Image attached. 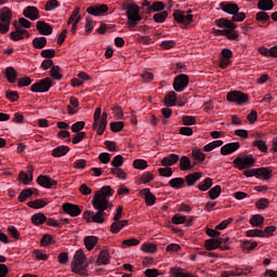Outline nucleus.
I'll use <instances>...</instances> for the list:
<instances>
[{"label": "nucleus", "instance_id": "1", "mask_svg": "<svg viewBox=\"0 0 277 277\" xmlns=\"http://www.w3.org/2000/svg\"><path fill=\"white\" fill-rule=\"evenodd\" d=\"M115 192L111 189V186H104L98 192L95 193L92 199V207L96 211H85L83 212V217L87 222H94L95 224H103L105 222V217L107 216V212L114 209V203L109 202L108 198L114 196Z\"/></svg>", "mask_w": 277, "mask_h": 277}, {"label": "nucleus", "instance_id": "2", "mask_svg": "<svg viewBox=\"0 0 277 277\" xmlns=\"http://www.w3.org/2000/svg\"><path fill=\"white\" fill-rule=\"evenodd\" d=\"M107 113H103L101 116V107L95 108L93 115V131H96L97 135H103L105 129H107Z\"/></svg>", "mask_w": 277, "mask_h": 277}, {"label": "nucleus", "instance_id": "3", "mask_svg": "<svg viewBox=\"0 0 277 277\" xmlns=\"http://www.w3.org/2000/svg\"><path fill=\"white\" fill-rule=\"evenodd\" d=\"M88 269V264H85V253L83 251L78 250L74 255V261L71 263V272L74 274H79L83 276Z\"/></svg>", "mask_w": 277, "mask_h": 277}, {"label": "nucleus", "instance_id": "4", "mask_svg": "<svg viewBox=\"0 0 277 277\" xmlns=\"http://www.w3.org/2000/svg\"><path fill=\"white\" fill-rule=\"evenodd\" d=\"M12 23V10L4 6L0 10V34H8L10 31V24Z\"/></svg>", "mask_w": 277, "mask_h": 277}, {"label": "nucleus", "instance_id": "5", "mask_svg": "<svg viewBox=\"0 0 277 277\" xmlns=\"http://www.w3.org/2000/svg\"><path fill=\"white\" fill-rule=\"evenodd\" d=\"M254 163L255 160L252 155H238L233 161V164L237 170H248L249 168H252Z\"/></svg>", "mask_w": 277, "mask_h": 277}, {"label": "nucleus", "instance_id": "6", "mask_svg": "<svg viewBox=\"0 0 277 277\" xmlns=\"http://www.w3.org/2000/svg\"><path fill=\"white\" fill-rule=\"evenodd\" d=\"M226 98L229 103H235L236 105H246L250 101L248 94L240 91L228 92Z\"/></svg>", "mask_w": 277, "mask_h": 277}, {"label": "nucleus", "instance_id": "7", "mask_svg": "<svg viewBox=\"0 0 277 277\" xmlns=\"http://www.w3.org/2000/svg\"><path fill=\"white\" fill-rule=\"evenodd\" d=\"M53 88V79L51 78H44L40 80L39 82H36L31 85L30 90L35 93H44L49 92Z\"/></svg>", "mask_w": 277, "mask_h": 277}, {"label": "nucleus", "instance_id": "8", "mask_svg": "<svg viewBox=\"0 0 277 277\" xmlns=\"http://www.w3.org/2000/svg\"><path fill=\"white\" fill-rule=\"evenodd\" d=\"M122 10H127L128 21H142V15H140V6L137 4H123Z\"/></svg>", "mask_w": 277, "mask_h": 277}, {"label": "nucleus", "instance_id": "9", "mask_svg": "<svg viewBox=\"0 0 277 277\" xmlns=\"http://www.w3.org/2000/svg\"><path fill=\"white\" fill-rule=\"evenodd\" d=\"M187 85H189V77L187 75L182 74L175 77L173 82L175 92H183Z\"/></svg>", "mask_w": 277, "mask_h": 277}, {"label": "nucleus", "instance_id": "10", "mask_svg": "<svg viewBox=\"0 0 277 277\" xmlns=\"http://www.w3.org/2000/svg\"><path fill=\"white\" fill-rule=\"evenodd\" d=\"M63 211L64 213H67V215H70V217H78V215H81V208L69 202L63 205Z\"/></svg>", "mask_w": 277, "mask_h": 277}, {"label": "nucleus", "instance_id": "11", "mask_svg": "<svg viewBox=\"0 0 277 277\" xmlns=\"http://www.w3.org/2000/svg\"><path fill=\"white\" fill-rule=\"evenodd\" d=\"M37 183L38 185L44 187L45 189H51L52 187H55V185H57V181L47 175H39L37 177Z\"/></svg>", "mask_w": 277, "mask_h": 277}, {"label": "nucleus", "instance_id": "12", "mask_svg": "<svg viewBox=\"0 0 277 277\" xmlns=\"http://www.w3.org/2000/svg\"><path fill=\"white\" fill-rule=\"evenodd\" d=\"M241 148L239 142L227 143L221 147V155L226 157L227 155H233V153H237Z\"/></svg>", "mask_w": 277, "mask_h": 277}, {"label": "nucleus", "instance_id": "13", "mask_svg": "<svg viewBox=\"0 0 277 277\" xmlns=\"http://www.w3.org/2000/svg\"><path fill=\"white\" fill-rule=\"evenodd\" d=\"M29 38V31L26 29H23L21 26H15V30L10 34L11 40H14V42H18V40H23V38Z\"/></svg>", "mask_w": 277, "mask_h": 277}, {"label": "nucleus", "instance_id": "14", "mask_svg": "<svg viewBox=\"0 0 277 277\" xmlns=\"http://www.w3.org/2000/svg\"><path fill=\"white\" fill-rule=\"evenodd\" d=\"M109 8L107 4H100V5H93L89 6L87 9L88 14H91V16H101V14H105V12H108Z\"/></svg>", "mask_w": 277, "mask_h": 277}, {"label": "nucleus", "instance_id": "15", "mask_svg": "<svg viewBox=\"0 0 277 277\" xmlns=\"http://www.w3.org/2000/svg\"><path fill=\"white\" fill-rule=\"evenodd\" d=\"M220 8L223 12H225V14H230L232 16L239 12V5L233 2H221Z\"/></svg>", "mask_w": 277, "mask_h": 277}, {"label": "nucleus", "instance_id": "16", "mask_svg": "<svg viewBox=\"0 0 277 277\" xmlns=\"http://www.w3.org/2000/svg\"><path fill=\"white\" fill-rule=\"evenodd\" d=\"M23 14L25 18H29V21H38L40 18V11H38V8L36 6H27Z\"/></svg>", "mask_w": 277, "mask_h": 277}, {"label": "nucleus", "instance_id": "17", "mask_svg": "<svg viewBox=\"0 0 277 277\" xmlns=\"http://www.w3.org/2000/svg\"><path fill=\"white\" fill-rule=\"evenodd\" d=\"M179 155L176 154H170L166 157H163L160 161L161 166H163V168H171V166H175V163H179Z\"/></svg>", "mask_w": 277, "mask_h": 277}, {"label": "nucleus", "instance_id": "18", "mask_svg": "<svg viewBox=\"0 0 277 277\" xmlns=\"http://www.w3.org/2000/svg\"><path fill=\"white\" fill-rule=\"evenodd\" d=\"M142 196H144L145 198V205L147 207H153V205H155V202H157V197L155 196V194H153L150 192V188H143L141 190Z\"/></svg>", "mask_w": 277, "mask_h": 277}, {"label": "nucleus", "instance_id": "19", "mask_svg": "<svg viewBox=\"0 0 277 277\" xmlns=\"http://www.w3.org/2000/svg\"><path fill=\"white\" fill-rule=\"evenodd\" d=\"M36 27L37 31H39L41 36H51V34H53V27H51L47 22H37Z\"/></svg>", "mask_w": 277, "mask_h": 277}, {"label": "nucleus", "instance_id": "20", "mask_svg": "<svg viewBox=\"0 0 277 277\" xmlns=\"http://www.w3.org/2000/svg\"><path fill=\"white\" fill-rule=\"evenodd\" d=\"M109 263H111V255H109V251L102 250L96 259V265H109Z\"/></svg>", "mask_w": 277, "mask_h": 277}, {"label": "nucleus", "instance_id": "21", "mask_svg": "<svg viewBox=\"0 0 277 277\" xmlns=\"http://www.w3.org/2000/svg\"><path fill=\"white\" fill-rule=\"evenodd\" d=\"M222 243H224V239L222 238H210L208 240H206L205 242V247L208 250H217V248H220V246H222Z\"/></svg>", "mask_w": 277, "mask_h": 277}, {"label": "nucleus", "instance_id": "22", "mask_svg": "<svg viewBox=\"0 0 277 277\" xmlns=\"http://www.w3.org/2000/svg\"><path fill=\"white\" fill-rule=\"evenodd\" d=\"M28 172L29 174L22 171L18 174V179L24 185H29V183L34 181V174H31V172H34V167L28 166Z\"/></svg>", "mask_w": 277, "mask_h": 277}, {"label": "nucleus", "instance_id": "23", "mask_svg": "<svg viewBox=\"0 0 277 277\" xmlns=\"http://www.w3.org/2000/svg\"><path fill=\"white\" fill-rule=\"evenodd\" d=\"M180 170L182 172H187L189 170H194V166H192V160H189V157L187 156H182L180 159Z\"/></svg>", "mask_w": 277, "mask_h": 277}, {"label": "nucleus", "instance_id": "24", "mask_svg": "<svg viewBox=\"0 0 277 277\" xmlns=\"http://www.w3.org/2000/svg\"><path fill=\"white\" fill-rule=\"evenodd\" d=\"M192 157L194 159L195 164L196 163H205V159H207V155L205 153H202V150L200 148H194L192 150Z\"/></svg>", "mask_w": 277, "mask_h": 277}, {"label": "nucleus", "instance_id": "25", "mask_svg": "<svg viewBox=\"0 0 277 277\" xmlns=\"http://www.w3.org/2000/svg\"><path fill=\"white\" fill-rule=\"evenodd\" d=\"M171 277H196L193 274L186 273L182 267H171L170 268Z\"/></svg>", "mask_w": 277, "mask_h": 277}, {"label": "nucleus", "instance_id": "26", "mask_svg": "<svg viewBox=\"0 0 277 277\" xmlns=\"http://www.w3.org/2000/svg\"><path fill=\"white\" fill-rule=\"evenodd\" d=\"M128 224H129V221H127V220L115 221V222L110 225V233H113L114 235H116V234H118L119 232H121L124 226H128Z\"/></svg>", "mask_w": 277, "mask_h": 277}, {"label": "nucleus", "instance_id": "27", "mask_svg": "<svg viewBox=\"0 0 277 277\" xmlns=\"http://www.w3.org/2000/svg\"><path fill=\"white\" fill-rule=\"evenodd\" d=\"M216 25L219 27H221V29H237V24H235L233 21L230 19H226V18H220L216 21Z\"/></svg>", "mask_w": 277, "mask_h": 277}, {"label": "nucleus", "instance_id": "28", "mask_svg": "<svg viewBox=\"0 0 277 277\" xmlns=\"http://www.w3.org/2000/svg\"><path fill=\"white\" fill-rule=\"evenodd\" d=\"M200 179H202V173L194 172L186 175L185 181L187 183V186L192 187V185H196V182L200 181Z\"/></svg>", "mask_w": 277, "mask_h": 277}, {"label": "nucleus", "instance_id": "29", "mask_svg": "<svg viewBox=\"0 0 277 277\" xmlns=\"http://www.w3.org/2000/svg\"><path fill=\"white\" fill-rule=\"evenodd\" d=\"M256 179H262V181H269V179H272V170L267 168L256 169Z\"/></svg>", "mask_w": 277, "mask_h": 277}, {"label": "nucleus", "instance_id": "30", "mask_svg": "<svg viewBox=\"0 0 277 277\" xmlns=\"http://www.w3.org/2000/svg\"><path fill=\"white\" fill-rule=\"evenodd\" d=\"M258 9L262 10V12H269V10H274V1L273 0H260L258 2Z\"/></svg>", "mask_w": 277, "mask_h": 277}, {"label": "nucleus", "instance_id": "31", "mask_svg": "<svg viewBox=\"0 0 277 277\" xmlns=\"http://www.w3.org/2000/svg\"><path fill=\"white\" fill-rule=\"evenodd\" d=\"M164 105L166 107H174L176 105V92L170 91L164 96Z\"/></svg>", "mask_w": 277, "mask_h": 277}, {"label": "nucleus", "instance_id": "32", "mask_svg": "<svg viewBox=\"0 0 277 277\" xmlns=\"http://www.w3.org/2000/svg\"><path fill=\"white\" fill-rule=\"evenodd\" d=\"M69 151H70V147L66 145H61L53 149L52 155L54 157H64L65 155H68Z\"/></svg>", "mask_w": 277, "mask_h": 277}, {"label": "nucleus", "instance_id": "33", "mask_svg": "<svg viewBox=\"0 0 277 277\" xmlns=\"http://www.w3.org/2000/svg\"><path fill=\"white\" fill-rule=\"evenodd\" d=\"M98 243V238L96 236H87L84 238V246L87 250H94V247Z\"/></svg>", "mask_w": 277, "mask_h": 277}, {"label": "nucleus", "instance_id": "34", "mask_svg": "<svg viewBox=\"0 0 277 277\" xmlns=\"http://www.w3.org/2000/svg\"><path fill=\"white\" fill-rule=\"evenodd\" d=\"M224 145V141H213L203 146L205 153H211V150H215V148H220V146Z\"/></svg>", "mask_w": 277, "mask_h": 277}, {"label": "nucleus", "instance_id": "35", "mask_svg": "<svg viewBox=\"0 0 277 277\" xmlns=\"http://www.w3.org/2000/svg\"><path fill=\"white\" fill-rule=\"evenodd\" d=\"M31 222L35 226H40L47 222V216L44 213H36L31 216Z\"/></svg>", "mask_w": 277, "mask_h": 277}, {"label": "nucleus", "instance_id": "36", "mask_svg": "<svg viewBox=\"0 0 277 277\" xmlns=\"http://www.w3.org/2000/svg\"><path fill=\"white\" fill-rule=\"evenodd\" d=\"M213 185V180L211 177H206L201 183L198 185V189L200 192H209Z\"/></svg>", "mask_w": 277, "mask_h": 277}, {"label": "nucleus", "instance_id": "37", "mask_svg": "<svg viewBox=\"0 0 277 277\" xmlns=\"http://www.w3.org/2000/svg\"><path fill=\"white\" fill-rule=\"evenodd\" d=\"M222 194V186L216 185L209 190L210 200H217Z\"/></svg>", "mask_w": 277, "mask_h": 277}, {"label": "nucleus", "instance_id": "38", "mask_svg": "<svg viewBox=\"0 0 277 277\" xmlns=\"http://www.w3.org/2000/svg\"><path fill=\"white\" fill-rule=\"evenodd\" d=\"M32 47L35 49H44L47 47V39H45V37H36L32 40Z\"/></svg>", "mask_w": 277, "mask_h": 277}, {"label": "nucleus", "instance_id": "39", "mask_svg": "<svg viewBox=\"0 0 277 277\" xmlns=\"http://www.w3.org/2000/svg\"><path fill=\"white\" fill-rule=\"evenodd\" d=\"M5 75L9 83H16V69L14 67H8Z\"/></svg>", "mask_w": 277, "mask_h": 277}, {"label": "nucleus", "instance_id": "40", "mask_svg": "<svg viewBox=\"0 0 277 277\" xmlns=\"http://www.w3.org/2000/svg\"><path fill=\"white\" fill-rule=\"evenodd\" d=\"M141 250L145 252V254H155V252H157V246L155 243H144Z\"/></svg>", "mask_w": 277, "mask_h": 277}, {"label": "nucleus", "instance_id": "41", "mask_svg": "<svg viewBox=\"0 0 277 277\" xmlns=\"http://www.w3.org/2000/svg\"><path fill=\"white\" fill-rule=\"evenodd\" d=\"M263 222H265V217H263L261 214H254L250 219L251 226H263Z\"/></svg>", "mask_w": 277, "mask_h": 277}, {"label": "nucleus", "instance_id": "42", "mask_svg": "<svg viewBox=\"0 0 277 277\" xmlns=\"http://www.w3.org/2000/svg\"><path fill=\"white\" fill-rule=\"evenodd\" d=\"M184 183H185V180H183V177H175V179L170 180L169 185L173 189H181V187H183Z\"/></svg>", "mask_w": 277, "mask_h": 277}, {"label": "nucleus", "instance_id": "43", "mask_svg": "<svg viewBox=\"0 0 277 277\" xmlns=\"http://www.w3.org/2000/svg\"><path fill=\"white\" fill-rule=\"evenodd\" d=\"M219 34H223V36H226L227 40H237V38H239V34H237L235 29L220 30Z\"/></svg>", "mask_w": 277, "mask_h": 277}, {"label": "nucleus", "instance_id": "44", "mask_svg": "<svg viewBox=\"0 0 277 277\" xmlns=\"http://www.w3.org/2000/svg\"><path fill=\"white\" fill-rule=\"evenodd\" d=\"M62 68L60 66H52L50 70V75L52 79H55L56 81L62 80V74H61Z\"/></svg>", "mask_w": 277, "mask_h": 277}, {"label": "nucleus", "instance_id": "45", "mask_svg": "<svg viewBox=\"0 0 277 277\" xmlns=\"http://www.w3.org/2000/svg\"><path fill=\"white\" fill-rule=\"evenodd\" d=\"M45 205L47 201L43 199H37L28 202V207H30V209H44Z\"/></svg>", "mask_w": 277, "mask_h": 277}, {"label": "nucleus", "instance_id": "46", "mask_svg": "<svg viewBox=\"0 0 277 277\" xmlns=\"http://www.w3.org/2000/svg\"><path fill=\"white\" fill-rule=\"evenodd\" d=\"M133 168L135 170H146L148 168V162L144 159H135L133 161Z\"/></svg>", "mask_w": 277, "mask_h": 277}, {"label": "nucleus", "instance_id": "47", "mask_svg": "<svg viewBox=\"0 0 277 277\" xmlns=\"http://www.w3.org/2000/svg\"><path fill=\"white\" fill-rule=\"evenodd\" d=\"M256 246H259V242L256 241H250V240H245L242 243V250L245 252H252V250H254V248H256Z\"/></svg>", "mask_w": 277, "mask_h": 277}, {"label": "nucleus", "instance_id": "48", "mask_svg": "<svg viewBox=\"0 0 277 277\" xmlns=\"http://www.w3.org/2000/svg\"><path fill=\"white\" fill-rule=\"evenodd\" d=\"M31 196H34V190H31V188H27L21 192L18 200L19 202H25V200H27V198H31Z\"/></svg>", "mask_w": 277, "mask_h": 277}, {"label": "nucleus", "instance_id": "49", "mask_svg": "<svg viewBox=\"0 0 277 277\" xmlns=\"http://www.w3.org/2000/svg\"><path fill=\"white\" fill-rule=\"evenodd\" d=\"M122 129H124L123 121H114L110 123V130L113 131V133H120Z\"/></svg>", "mask_w": 277, "mask_h": 277}, {"label": "nucleus", "instance_id": "50", "mask_svg": "<svg viewBox=\"0 0 277 277\" xmlns=\"http://www.w3.org/2000/svg\"><path fill=\"white\" fill-rule=\"evenodd\" d=\"M123 164L124 158L122 157V155H117L111 161V167L115 169L122 168Z\"/></svg>", "mask_w": 277, "mask_h": 277}, {"label": "nucleus", "instance_id": "51", "mask_svg": "<svg viewBox=\"0 0 277 277\" xmlns=\"http://www.w3.org/2000/svg\"><path fill=\"white\" fill-rule=\"evenodd\" d=\"M111 174L117 176V179H120L121 181H127V173L124 170L117 168V169H110Z\"/></svg>", "mask_w": 277, "mask_h": 277}, {"label": "nucleus", "instance_id": "52", "mask_svg": "<svg viewBox=\"0 0 277 277\" xmlns=\"http://www.w3.org/2000/svg\"><path fill=\"white\" fill-rule=\"evenodd\" d=\"M166 18H168V11H162L154 14L155 23H166Z\"/></svg>", "mask_w": 277, "mask_h": 277}, {"label": "nucleus", "instance_id": "53", "mask_svg": "<svg viewBox=\"0 0 277 277\" xmlns=\"http://www.w3.org/2000/svg\"><path fill=\"white\" fill-rule=\"evenodd\" d=\"M173 17L176 23L183 24L185 23V12L181 10H176L173 12Z\"/></svg>", "mask_w": 277, "mask_h": 277}, {"label": "nucleus", "instance_id": "54", "mask_svg": "<svg viewBox=\"0 0 277 277\" xmlns=\"http://www.w3.org/2000/svg\"><path fill=\"white\" fill-rule=\"evenodd\" d=\"M247 237H265L263 229H249L246 232Z\"/></svg>", "mask_w": 277, "mask_h": 277}, {"label": "nucleus", "instance_id": "55", "mask_svg": "<svg viewBox=\"0 0 277 277\" xmlns=\"http://www.w3.org/2000/svg\"><path fill=\"white\" fill-rule=\"evenodd\" d=\"M56 8H60V2L57 0H49L45 3V12H53Z\"/></svg>", "mask_w": 277, "mask_h": 277}, {"label": "nucleus", "instance_id": "56", "mask_svg": "<svg viewBox=\"0 0 277 277\" xmlns=\"http://www.w3.org/2000/svg\"><path fill=\"white\" fill-rule=\"evenodd\" d=\"M171 222H172V224H176V225L185 224V222H187V216L181 215V214H175L172 216Z\"/></svg>", "mask_w": 277, "mask_h": 277}, {"label": "nucleus", "instance_id": "57", "mask_svg": "<svg viewBox=\"0 0 277 277\" xmlns=\"http://www.w3.org/2000/svg\"><path fill=\"white\" fill-rule=\"evenodd\" d=\"M253 146L259 148L261 153H267V144L263 140H258L252 143Z\"/></svg>", "mask_w": 277, "mask_h": 277}, {"label": "nucleus", "instance_id": "58", "mask_svg": "<svg viewBox=\"0 0 277 277\" xmlns=\"http://www.w3.org/2000/svg\"><path fill=\"white\" fill-rule=\"evenodd\" d=\"M153 179H155L153 173H150V171H147L141 175V183H143V185H146V184L150 183V181H153Z\"/></svg>", "mask_w": 277, "mask_h": 277}, {"label": "nucleus", "instance_id": "59", "mask_svg": "<svg viewBox=\"0 0 277 277\" xmlns=\"http://www.w3.org/2000/svg\"><path fill=\"white\" fill-rule=\"evenodd\" d=\"M158 172L161 176H164V179H170L172 176V168L166 167V168H159Z\"/></svg>", "mask_w": 277, "mask_h": 277}, {"label": "nucleus", "instance_id": "60", "mask_svg": "<svg viewBox=\"0 0 277 277\" xmlns=\"http://www.w3.org/2000/svg\"><path fill=\"white\" fill-rule=\"evenodd\" d=\"M255 19L262 23H267V21H269V14H267L265 11L258 12L255 14Z\"/></svg>", "mask_w": 277, "mask_h": 277}, {"label": "nucleus", "instance_id": "61", "mask_svg": "<svg viewBox=\"0 0 277 277\" xmlns=\"http://www.w3.org/2000/svg\"><path fill=\"white\" fill-rule=\"evenodd\" d=\"M255 207L256 209H262V210L267 209V207H269V199L261 198L255 202Z\"/></svg>", "mask_w": 277, "mask_h": 277}, {"label": "nucleus", "instance_id": "62", "mask_svg": "<svg viewBox=\"0 0 277 277\" xmlns=\"http://www.w3.org/2000/svg\"><path fill=\"white\" fill-rule=\"evenodd\" d=\"M243 21H246V13L243 12H237L232 17L233 23H243Z\"/></svg>", "mask_w": 277, "mask_h": 277}, {"label": "nucleus", "instance_id": "63", "mask_svg": "<svg viewBox=\"0 0 277 277\" xmlns=\"http://www.w3.org/2000/svg\"><path fill=\"white\" fill-rule=\"evenodd\" d=\"M41 57H44L45 60H52V57H55V50L54 49L42 50Z\"/></svg>", "mask_w": 277, "mask_h": 277}, {"label": "nucleus", "instance_id": "64", "mask_svg": "<svg viewBox=\"0 0 277 277\" xmlns=\"http://www.w3.org/2000/svg\"><path fill=\"white\" fill-rule=\"evenodd\" d=\"M153 12H162V10H166V4L161 1H156L151 4Z\"/></svg>", "mask_w": 277, "mask_h": 277}]
</instances>
